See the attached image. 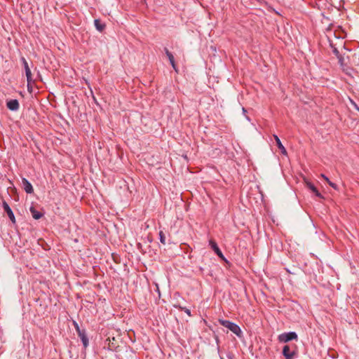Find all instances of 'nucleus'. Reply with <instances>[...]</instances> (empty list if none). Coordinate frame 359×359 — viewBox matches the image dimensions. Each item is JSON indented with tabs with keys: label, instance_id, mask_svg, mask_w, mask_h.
Wrapping results in <instances>:
<instances>
[{
	"label": "nucleus",
	"instance_id": "obj_24",
	"mask_svg": "<svg viewBox=\"0 0 359 359\" xmlns=\"http://www.w3.org/2000/svg\"><path fill=\"white\" fill-rule=\"evenodd\" d=\"M243 111L244 112H245V111H246V110L245 109V108H243Z\"/></svg>",
	"mask_w": 359,
	"mask_h": 359
},
{
	"label": "nucleus",
	"instance_id": "obj_15",
	"mask_svg": "<svg viewBox=\"0 0 359 359\" xmlns=\"http://www.w3.org/2000/svg\"><path fill=\"white\" fill-rule=\"evenodd\" d=\"M94 23L96 29L100 32H102L105 27L104 24H102L98 19L95 20Z\"/></svg>",
	"mask_w": 359,
	"mask_h": 359
},
{
	"label": "nucleus",
	"instance_id": "obj_22",
	"mask_svg": "<svg viewBox=\"0 0 359 359\" xmlns=\"http://www.w3.org/2000/svg\"><path fill=\"white\" fill-rule=\"evenodd\" d=\"M320 177L323 178L327 182L330 181L329 178L326 177L324 174H321Z\"/></svg>",
	"mask_w": 359,
	"mask_h": 359
},
{
	"label": "nucleus",
	"instance_id": "obj_1",
	"mask_svg": "<svg viewBox=\"0 0 359 359\" xmlns=\"http://www.w3.org/2000/svg\"><path fill=\"white\" fill-rule=\"evenodd\" d=\"M219 323L222 326L230 330L233 333H234L238 337L241 336L242 331H241L240 327L238 325H237L236 324H235L232 322H230L229 320H222V319H219Z\"/></svg>",
	"mask_w": 359,
	"mask_h": 359
},
{
	"label": "nucleus",
	"instance_id": "obj_20",
	"mask_svg": "<svg viewBox=\"0 0 359 359\" xmlns=\"http://www.w3.org/2000/svg\"><path fill=\"white\" fill-rule=\"evenodd\" d=\"M334 53L338 57L339 61L341 62V58L339 56V51L336 48L334 50Z\"/></svg>",
	"mask_w": 359,
	"mask_h": 359
},
{
	"label": "nucleus",
	"instance_id": "obj_6",
	"mask_svg": "<svg viewBox=\"0 0 359 359\" xmlns=\"http://www.w3.org/2000/svg\"><path fill=\"white\" fill-rule=\"evenodd\" d=\"M304 182L308 189H309L313 193L316 194V196L323 198L321 194L318 191L317 188L314 186L313 184H312L310 181L306 180V178L304 179Z\"/></svg>",
	"mask_w": 359,
	"mask_h": 359
},
{
	"label": "nucleus",
	"instance_id": "obj_10",
	"mask_svg": "<svg viewBox=\"0 0 359 359\" xmlns=\"http://www.w3.org/2000/svg\"><path fill=\"white\" fill-rule=\"evenodd\" d=\"M274 140L276 142L277 147L280 150L281 153L284 155L287 154V151L284 146L282 144L279 137L276 135H273Z\"/></svg>",
	"mask_w": 359,
	"mask_h": 359
},
{
	"label": "nucleus",
	"instance_id": "obj_16",
	"mask_svg": "<svg viewBox=\"0 0 359 359\" xmlns=\"http://www.w3.org/2000/svg\"><path fill=\"white\" fill-rule=\"evenodd\" d=\"M159 238H160V241L162 244L165 245V234L163 233V232L162 231H161L159 232Z\"/></svg>",
	"mask_w": 359,
	"mask_h": 359
},
{
	"label": "nucleus",
	"instance_id": "obj_23",
	"mask_svg": "<svg viewBox=\"0 0 359 359\" xmlns=\"http://www.w3.org/2000/svg\"><path fill=\"white\" fill-rule=\"evenodd\" d=\"M32 82L33 81L29 84V83L27 82V88H28V90L30 91V90L32 89Z\"/></svg>",
	"mask_w": 359,
	"mask_h": 359
},
{
	"label": "nucleus",
	"instance_id": "obj_5",
	"mask_svg": "<svg viewBox=\"0 0 359 359\" xmlns=\"http://www.w3.org/2000/svg\"><path fill=\"white\" fill-rule=\"evenodd\" d=\"M21 60L22 62V64L24 65V68L25 70L27 81L29 83V84L32 81V72L29 67L28 63L25 57H22Z\"/></svg>",
	"mask_w": 359,
	"mask_h": 359
},
{
	"label": "nucleus",
	"instance_id": "obj_18",
	"mask_svg": "<svg viewBox=\"0 0 359 359\" xmlns=\"http://www.w3.org/2000/svg\"><path fill=\"white\" fill-rule=\"evenodd\" d=\"M180 309H181L182 310H183V311H184V312H185V313H186L189 316H191V311H190V310H189V309H187V308H182V307H180Z\"/></svg>",
	"mask_w": 359,
	"mask_h": 359
},
{
	"label": "nucleus",
	"instance_id": "obj_3",
	"mask_svg": "<svg viewBox=\"0 0 359 359\" xmlns=\"http://www.w3.org/2000/svg\"><path fill=\"white\" fill-rule=\"evenodd\" d=\"M283 355L285 359H294L295 351L294 350H291L290 346L285 345L283 348Z\"/></svg>",
	"mask_w": 359,
	"mask_h": 359
},
{
	"label": "nucleus",
	"instance_id": "obj_2",
	"mask_svg": "<svg viewBox=\"0 0 359 359\" xmlns=\"http://www.w3.org/2000/svg\"><path fill=\"white\" fill-rule=\"evenodd\" d=\"M297 334L294 332H285L278 337V341L282 343H286L292 340H297Z\"/></svg>",
	"mask_w": 359,
	"mask_h": 359
},
{
	"label": "nucleus",
	"instance_id": "obj_12",
	"mask_svg": "<svg viewBox=\"0 0 359 359\" xmlns=\"http://www.w3.org/2000/svg\"><path fill=\"white\" fill-rule=\"evenodd\" d=\"M78 334L80 339H81L84 347H86L88 345V339L86 335L85 332L79 331V333Z\"/></svg>",
	"mask_w": 359,
	"mask_h": 359
},
{
	"label": "nucleus",
	"instance_id": "obj_21",
	"mask_svg": "<svg viewBox=\"0 0 359 359\" xmlns=\"http://www.w3.org/2000/svg\"><path fill=\"white\" fill-rule=\"evenodd\" d=\"M352 104L354 106V107L355 108L356 110H358L359 111V107L355 104V102H354L353 100H351Z\"/></svg>",
	"mask_w": 359,
	"mask_h": 359
},
{
	"label": "nucleus",
	"instance_id": "obj_17",
	"mask_svg": "<svg viewBox=\"0 0 359 359\" xmlns=\"http://www.w3.org/2000/svg\"><path fill=\"white\" fill-rule=\"evenodd\" d=\"M327 183L329 184V185L330 187H332L333 189H334L335 190H337L338 189V187L336 184L332 182L330 180L329 182H327Z\"/></svg>",
	"mask_w": 359,
	"mask_h": 359
},
{
	"label": "nucleus",
	"instance_id": "obj_9",
	"mask_svg": "<svg viewBox=\"0 0 359 359\" xmlns=\"http://www.w3.org/2000/svg\"><path fill=\"white\" fill-rule=\"evenodd\" d=\"M210 245L212 249L215 251V252L221 258L224 259L223 254L220 249L219 248L217 244L212 240L210 241Z\"/></svg>",
	"mask_w": 359,
	"mask_h": 359
},
{
	"label": "nucleus",
	"instance_id": "obj_13",
	"mask_svg": "<svg viewBox=\"0 0 359 359\" xmlns=\"http://www.w3.org/2000/svg\"><path fill=\"white\" fill-rule=\"evenodd\" d=\"M107 341H109L108 344V348L109 350L114 351L116 350V348L118 346L116 342V340L114 337L112 338V341H111L110 339H107Z\"/></svg>",
	"mask_w": 359,
	"mask_h": 359
},
{
	"label": "nucleus",
	"instance_id": "obj_4",
	"mask_svg": "<svg viewBox=\"0 0 359 359\" xmlns=\"http://www.w3.org/2000/svg\"><path fill=\"white\" fill-rule=\"evenodd\" d=\"M2 205H3V208H4V211L7 213L9 219H11L12 223L15 224V217L14 216V214H13L11 208H10L8 204L5 201H3Z\"/></svg>",
	"mask_w": 359,
	"mask_h": 359
},
{
	"label": "nucleus",
	"instance_id": "obj_7",
	"mask_svg": "<svg viewBox=\"0 0 359 359\" xmlns=\"http://www.w3.org/2000/svg\"><path fill=\"white\" fill-rule=\"evenodd\" d=\"M6 106L11 111H17L20 107L19 102L18 100L15 99L8 100L6 103Z\"/></svg>",
	"mask_w": 359,
	"mask_h": 359
},
{
	"label": "nucleus",
	"instance_id": "obj_8",
	"mask_svg": "<svg viewBox=\"0 0 359 359\" xmlns=\"http://www.w3.org/2000/svg\"><path fill=\"white\" fill-rule=\"evenodd\" d=\"M22 183L23 188H24L25 191L27 194L33 193L34 189H33L32 185L27 179L22 178Z\"/></svg>",
	"mask_w": 359,
	"mask_h": 359
},
{
	"label": "nucleus",
	"instance_id": "obj_19",
	"mask_svg": "<svg viewBox=\"0 0 359 359\" xmlns=\"http://www.w3.org/2000/svg\"><path fill=\"white\" fill-rule=\"evenodd\" d=\"M74 324L75 328L79 334V331H81V330H80L79 325L76 322H74Z\"/></svg>",
	"mask_w": 359,
	"mask_h": 359
},
{
	"label": "nucleus",
	"instance_id": "obj_14",
	"mask_svg": "<svg viewBox=\"0 0 359 359\" xmlns=\"http://www.w3.org/2000/svg\"><path fill=\"white\" fill-rule=\"evenodd\" d=\"M29 210L32 213L33 218H34L35 219H39L43 216V214L37 211L34 207H31Z\"/></svg>",
	"mask_w": 359,
	"mask_h": 359
},
{
	"label": "nucleus",
	"instance_id": "obj_11",
	"mask_svg": "<svg viewBox=\"0 0 359 359\" xmlns=\"http://www.w3.org/2000/svg\"><path fill=\"white\" fill-rule=\"evenodd\" d=\"M165 53L166 55L168 56V57L169 59V61H170L172 67H173V69L176 72H177V68H176V65H175V62L174 56L172 55V54L166 48H165Z\"/></svg>",
	"mask_w": 359,
	"mask_h": 359
}]
</instances>
